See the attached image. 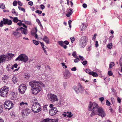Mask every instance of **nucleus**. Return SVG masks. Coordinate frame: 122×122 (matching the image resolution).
<instances>
[{"mask_svg":"<svg viewBox=\"0 0 122 122\" xmlns=\"http://www.w3.org/2000/svg\"><path fill=\"white\" fill-rule=\"evenodd\" d=\"M93 107V111H95L97 114L101 116L102 117H104L106 115V114L104 110L101 107H99L98 105L96 103H92L90 102L88 106V110L90 111L92 110V107Z\"/></svg>","mask_w":122,"mask_h":122,"instance_id":"1","label":"nucleus"},{"mask_svg":"<svg viewBox=\"0 0 122 122\" xmlns=\"http://www.w3.org/2000/svg\"><path fill=\"white\" fill-rule=\"evenodd\" d=\"M39 82L36 81H32L29 83V85L32 87L31 89V92L36 95L41 90V88L40 86Z\"/></svg>","mask_w":122,"mask_h":122,"instance_id":"2","label":"nucleus"},{"mask_svg":"<svg viewBox=\"0 0 122 122\" xmlns=\"http://www.w3.org/2000/svg\"><path fill=\"white\" fill-rule=\"evenodd\" d=\"M40 104L38 102H34L31 108L33 112L34 113H37L41 111V109Z\"/></svg>","mask_w":122,"mask_h":122,"instance_id":"3","label":"nucleus"},{"mask_svg":"<svg viewBox=\"0 0 122 122\" xmlns=\"http://www.w3.org/2000/svg\"><path fill=\"white\" fill-rule=\"evenodd\" d=\"M88 38L86 36H82L79 40V45L81 48L84 47L86 45L88 41Z\"/></svg>","mask_w":122,"mask_h":122,"instance_id":"4","label":"nucleus"},{"mask_svg":"<svg viewBox=\"0 0 122 122\" xmlns=\"http://www.w3.org/2000/svg\"><path fill=\"white\" fill-rule=\"evenodd\" d=\"M9 88L5 86H4L0 89V96L2 97H6L9 91Z\"/></svg>","mask_w":122,"mask_h":122,"instance_id":"5","label":"nucleus"},{"mask_svg":"<svg viewBox=\"0 0 122 122\" xmlns=\"http://www.w3.org/2000/svg\"><path fill=\"white\" fill-rule=\"evenodd\" d=\"M28 60V58L27 56L24 54L20 55L16 59L15 61L18 60L19 61H23L25 62H26Z\"/></svg>","mask_w":122,"mask_h":122,"instance_id":"6","label":"nucleus"},{"mask_svg":"<svg viewBox=\"0 0 122 122\" xmlns=\"http://www.w3.org/2000/svg\"><path fill=\"white\" fill-rule=\"evenodd\" d=\"M4 107L5 109L9 110L13 107L14 104L10 101H6L4 102Z\"/></svg>","mask_w":122,"mask_h":122,"instance_id":"7","label":"nucleus"},{"mask_svg":"<svg viewBox=\"0 0 122 122\" xmlns=\"http://www.w3.org/2000/svg\"><path fill=\"white\" fill-rule=\"evenodd\" d=\"M3 20H1L0 22V26L2 27L3 26V24L6 25L7 24L8 25H10L12 24V21L11 20H9L8 19L3 18Z\"/></svg>","mask_w":122,"mask_h":122,"instance_id":"8","label":"nucleus"},{"mask_svg":"<svg viewBox=\"0 0 122 122\" xmlns=\"http://www.w3.org/2000/svg\"><path fill=\"white\" fill-rule=\"evenodd\" d=\"M26 86L24 84H21L19 86V91L20 93H24L26 90Z\"/></svg>","mask_w":122,"mask_h":122,"instance_id":"9","label":"nucleus"},{"mask_svg":"<svg viewBox=\"0 0 122 122\" xmlns=\"http://www.w3.org/2000/svg\"><path fill=\"white\" fill-rule=\"evenodd\" d=\"M49 100L53 102L57 101L58 100V98L56 95L52 94H51L49 97Z\"/></svg>","mask_w":122,"mask_h":122,"instance_id":"10","label":"nucleus"},{"mask_svg":"<svg viewBox=\"0 0 122 122\" xmlns=\"http://www.w3.org/2000/svg\"><path fill=\"white\" fill-rule=\"evenodd\" d=\"M58 43L59 45L63 47L64 49H66L67 47V46L66 45H64L65 44L66 45H68L69 44V42L68 41H65L63 42L62 41H60L58 42Z\"/></svg>","mask_w":122,"mask_h":122,"instance_id":"11","label":"nucleus"},{"mask_svg":"<svg viewBox=\"0 0 122 122\" xmlns=\"http://www.w3.org/2000/svg\"><path fill=\"white\" fill-rule=\"evenodd\" d=\"M58 111L57 108L56 107H54L50 110L49 113L51 116H53L54 115H55Z\"/></svg>","mask_w":122,"mask_h":122,"instance_id":"12","label":"nucleus"},{"mask_svg":"<svg viewBox=\"0 0 122 122\" xmlns=\"http://www.w3.org/2000/svg\"><path fill=\"white\" fill-rule=\"evenodd\" d=\"M7 56L3 55L0 56V64L4 62L5 61H7Z\"/></svg>","mask_w":122,"mask_h":122,"instance_id":"13","label":"nucleus"},{"mask_svg":"<svg viewBox=\"0 0 122 122\" xmlns=\"http://www.w3.org/2000/svg\"><path fill=\"white\" fill-rule=\"evenodd\" d=\"M21 110H22L21 112L25 115H27V114L30 113V110L27 108H24Z\"/></svg>","mask_w":122,"mask_h":122,"instance_id":"14","label":"nucleus"},{"mask_svg":"<svg viewBox=\"0 0 122 122\" xmlns=\"http://www.w3.org/2000/svg\"><path fill=\"white\" fill-rule=\"evenodd\" d=\"M12 34L17 38H19L21 36V33L16 31H13Z\"/></svg>","mask_w":122,"mask_h":122,"instance_id":"15","label":"nucleus"},{"mask_svg":"<svg viewBox=\"0 0 122 122\" xmlns=\"http://www.w3.org/2000/svg\"><path fill=\"white\" fill-rule=\"evenodd\" d=\"M28 105V103L27 102H21L19 104V109L20 110L24 108L25 105Z\"/></svg>","mask_w":122,"mask_h":122,"instance_id":"16","label":"nucleus"},{"mask_svg":"<svg viewBox=\"0 0 122 122\" xmlns=\"http://www.w3.org/2000/svg\"><path fill=\"white\" fill-rule=\"evenodd\" d=\"M71 74L68 71H66L65 74H64L63 77L65 78H69L71 76Z\"/></svg>","mask_w":122,"mask_h":122,"instance_id":"17","label":"nucleus"},{"mask_svg":"<svg viewBox=\"0 0 122 122\" xmlns=\"http://www.w3.org/2000/svg\"><path fill=\"white\" fill-rule=\"evenodd\" d=\"M78 89L79 92L80 93H82L84 91V88L82 87V86L80 83H78L77 84Z\"/></svg>","mask_w":122,"mask_h":122,"instance_id":"18","label":"nucleus"},{"mask_svg":"<svg viewBox=\"0 0 122 122\" xmlns=\"http://www.w3.org/2000/svg\"><path fill=\"white\" fill-rule=\"evenodd\" d=\"M73 12V10L72 9L70 8L68 13L66 14V15L67 17H69L72 14Z\"/></svg>","mask_w":122,"mask_h":122,"instance_id":"19","label":"nucleus"},{"mask_svg":"<svg viewBox=\"0 0 122 122\" xmlns=\"http://www.w3.org/2000/svg\"><path fill=\"white\" fill-rule=\"evenodd\" d=\"M42 40L46 43L48 44L49 43V39L46 36H44Z\"/></svg>","mask_w":122,"mask_h":122,"instance_id":"20","label":"nucleus"},{"mask_svg":"<svg viewBox=\"0 0 122 122\" xmlns=\"http://www.w3.org/2000/svg\"><path fill=\"white\" fill-rule=\"evenodd\" d=\"M9 76L7 75H5L4 76L2 77V80H3V81L5 82H6L8 80V78H9Z\"/></svg>","mask_w":122,"mask_h":122,"instance_id":"21","label":"nucleus"},{"mask_svg":"<svg viewBox=\"0 0 122 122\" xmlns=\"http://www.w3.org/2000/svg\"><path fill=\"white\" fill-rule=\"evenodd\" d=\"M21 32L22 34L26 35L27 33V30L26 29H25L23 27Z\"/></svg>","mask_w":122,"mask_h":122,"instance_id":"22","label":"nucleus"},{"mask_svg":"<svg viewBox=\"0 0 122 122\" xmlns=\"http://www.w3.org/2000/svg\"><path fill=\"white\" fill-rule=\"evenodd\" d=\"M40 42L41 44V46L44 50V52L46 54V55H47V52L45 50V49L46 48H45L44 47V43L43 42Z\"/></svg>","mask_w":122,"mask_h":122,"instance_id":"23","label":"nucleus"},{"mask_svg":"<svg viewBox=\"0 0 122 122\" xmlns=\"http://www.w3.org/2000/svg\"><path fill=\"white\" fill-rule=\"evenodd\" d=\"M6 56H7V61L9 60V58L13 57L14 56V55L12 53H8L7 54Z\"/></svg>","mask_w":122,"mask_h":122,"instance_id":"24","label":"nucleus"},{"mask_svg":"<svg viewBox=\"0 0 122 122\" xmlns=\"http://www.w3.org/2000/svg\"><path fill=\"white\" fill-rule=\"evenodd\" d=\"M93 106L92 107V110H91L92 111L90 115V116L91 117H93L95 114H97V113L95 112V111H93Z\"/></svg>","mask_w":122,"mask_h":122,"instance_id":"25","label":"nucleus"},{"mask_svg":"<svg viewBox=\"0 0 122 122\" xmlns=\"http://www.w3.org/2000/svg\"><path fill=\"white\" fill-rule=\"evenodd\" d=\"M90 75H92L94 77H97L98 76V75L97 73L94 72L93 71H91Z\"/></svg>","mask_w":122,"mask_h":122,"instance_id":"26","label":"nucleus"},{"mask_svg":"<svg viewBox=\"0 0 122 122\" xmlns=\"http://www.w3.org/2000/svg\"><path fill=\"white\" fill-rule=\"evenodd\" d=\"M12 81L14 84L15 83L18 81L17 78L15 77H13L12 79Z\"/></svg>","mask_w":122,"mask_h":122,"instance_id":"27","label":"nucleus"},{"mask_svg":"<svg viewBox=\"0 0 122 122\" xmlns=\"http://www.w3.org/2000/svg\"><path fill=\"white\" fill-rule=\"evenodd\" d=\"M18 21L21 22V20L18 19V18L17 17H15L13 18V21L14 22L17 23L18 22Z\"/></svg>","mask_w":122,"mask_h":122,"instance_id":"28","label":"nucleus"},{"mask_svg":"<svg viewBox=\"0 0 122 122\" xmlns=\"http://www.w3.org/2000/svg\"><path fill=\"white\" fill-rule=\"evenodd\" d=\"M64 113H68V115H67V116L68 117H69V118H70L71 117L73 116V115H72L71 113V112H64Z\"/></svg>","mask_w":122,"mask_h":122,"instance_id":"29","label":"nucleus"},{"mask_svg":"<svg viewBox=\"0 0 122 122\" xmlns=\"http://www.w3.org/2000/svg\"><path fill=\"white\" fill-rule=\"evenodd\" d=\"M11 99L12 100L15 99L16 98V96L14 92H13L11 94Z\"/></svg>","mask_w":122,"mask_h":122,"instance_id":"30","label":"nucleus"},{"mask_svg":"<svg viewBox=\"0 0 122 122\" xmlns=\"http://www.w3.org/2000/svg\"><path fill=\"white\" fill-rule=\"evenodd\" d=\"M51 120V119L46 118L43 120L41 122H48Z\"/></svg>","mask_w":122,"mask_h":122,"instance_id":"31","label":"nucleus"},{"mask_svg":"<svg viewBox=\"0 0 122 122\" xmlns=\"http://www.w3.org/2000/svg\"><path fill=\"white\" fill-rule=\"evenodd\" d=\"M112 43H109L107 46V48L109 49H111L112 46Z\"/></svg>","mask_w":122,"mask_h":122,"instance_id":"32","label":"nucleus"},{"mask_svg":"<svg viewBox=\"0 0 122 122\" xmlns=\"http://www.w3.org/2000/svg\"><path fill=\"white\" fill-rule=\"evenodd\" d=\"M12 12L13 14L16 16L18 14L15 12V10L14 9H12Z\"/></svg>","mask_w":122,"mask_h":122,"instance_id":"33","label":"nucleus"},{"mask_svg":"<svg viewBox=\"0 0 122 122\" xmlns=\"http://www.w3.org/2000/svg\"><path fill=\"white\" fill-rule=\"evenodd\" d=\"M48 106L47 105H45L43 106V110L46 112L47 110V107Z\"/></svg>","mask_w":122,"mask_h":122,"instance_id":"34","label":"nucleus"},{"mask_svg":"<svg viewBox=\"0 0 122 122\" xmlns=\"http://www.w3.org/2000/svg\"><path fill=\"white\" fill-rule=\"evenodd\" d=\"M115 65V64L114 62H112L111 63L109 64V68H111L113 66Z\"/></svg>","mask_w":122,"mask_h":122,"instance_id":"35","label":"nucleus"},{"mask_svg":"<svg viewBox=\"0 0 122 122\" xmlns=\"http://www.w3.org/2000/svg\"><path fill=\"white\" fill-rule=\"evenodd\" d=\"M18 7L19 9L20 10H21L22 11H23L24 12H25V9L24 8L19 6H18Z\"/></svg>","mask_w":122,"mask_h":122,"instance_id":"36","label":"nucleus"},{"mask_svg":"<svg viewBox=\"0 0 122 122\" xmlns=\"http://www.w3.org/2000/svg\"><path fill=\"white\" fill-rule=\"evenodd\" d=\"M24 22L25 24H27V25H31V24L30 22V21L25 20L24 21Z\"/></svg>","mask_w":122,"mask_h":122,"instance_id":"37","label":"nucleus"},{"mask_svg":"<svg viewBox=\"0 0 122 122\" xmlns=\"http://www.w3.org/2000/svg\"><path fill=\"white\" fill-rule=\"evenodd\" d=\"M85 71L86 72V73L90 75L91 72V71L89 69H86L85 70Z\"/></svg>","mask_w":122,"mask_h":122,"instance_id":"38","label":"nucleus"},{"mask_svg":"<svg viewBox=\"0 0 122 122\" xmlns=\"http://www.w3.org/2000/svg\"><path fill=\"white\" fill-rule=\"evenodd\" d=\"M32 41L34 44H35L36 45H38L39 43L37 41L34 40H33Z\"/></svg>","mask_w":122,"mask_h":122,"instance_id":"39","label":"nucleus"},{"mask_svg":"<svg viewBox=\"0 0 122 122\" xmlns=\"http://www.w3.org/2000/svg\"><path fill=\"white\" fill-rule=\"evenodd\" d=\"M76 59L74 60V61L75 63L78 62L79 61V59L78 57L76 58Z\"/></svg>","mask_w":122,"mask_h":122,"instance_id":"40","label":"nucleus"},{"mask_svg":"<svg viewBox=\"0 0 122 122\" xmlns=\"http://www.w3.org/2000/svg\"><path fill=\"white\" fill-rule=\"evenodd\" d=\"M120 64L121 66H122V55L119 61Z\"/></svg>","mask_w":122,"mask_h":122,"instance_id":"41","label":"nucleus"},{"mask_svg":"<svg viewBox=\"0 0 122 122\" xmlns=\"http://www.w3.org/2000/svg\"><path fill=\"white\" fill-rule=\"evenodd\" d=\"M73 88L76 92H77L78 90V88L76 86H74L73 87Z\"/></svg>","mask_w":122,"mask_h":122,"instance_id":"42","label":"nucleus"},{"mask_svg":"<svg viewBox=\"0 0 122 122\" xmlns=\"http://www.w3.org/2000/svg\"><path fill=\"white\" fill-rule=\"evenodd\" d=\"M70 39L71 40L72 43H73V42L75 40V38L73 36L70 38Z\"/></svg>","mask_w":122,"mask_h":122,"instance_id":"43","label":"nucleus"},{"mask_svg":"<svg viewBox=\"0 0 122 122\" xmlns=\"http://www.w3.org/2000/svg\"><path fill=\"white\" fill-rule=\"evenodd\" d=\"M81 27H82L83 29H85L86 28V26L85 25V23H83L81 25Z\"/></svg>","mask_w":122,"mask_h":122,"instance_id":"44","label":"nucleus"},{"mask_svg":"<svg viewBox=\"0 0 122 122\" xmlns=\"http://www.w3.org/2000/svg\"><path fill=\"white\" fill-rule=\"evenodd\" d=\"M79 59H80L81 61H83L85 60V58L82 56L79 55Z\"/></svg>","mask_w":122,"mask_h":122,"instance_id":"45","label":"nucleus"},{"mask_svg":"<svg viewBox=\"0 0 122 122\" xmlns=\"http://www.w3.org/2000/svg\"><path fill=\"white\" fill-rule=\"evenodd\" d=\"M106 105L108 106H109L110 105V103L108 100H107L106 101Z\"/></svg>","mask_w":122,"mask_h":122,"instance_id":"46","label":"nucleus"},{"mask_svg":"<svg viewBox=\"0 0 122 122\" xmlns=\"http://www.w3.org/2000/svg\"><path fill=\"white\" fill-rule=\"evenodd\" d=\"M36 13H37L41 14L42 13V12L41 10H37L35 12Z\"/></svg>","mask_w":122,"mask_h":122,"instance_id":"47","label":"nucleus"},{"mask_svg":"<svg viewBox=\"0 0 122 122\" xmlns=\"http://www.w3.org/2000/svg\"><path fill=\"white\" fill-rule=\"evenodd\" d=\"M108 74L109 76H111L113 74L111 71H108Z\"/></svg>","mask_w":122,"mask_h":122,"instance_id":"48","label":"nucleus"},{"mask_svg":"<svg viewBox=\"0 0 122 122\" xmlns=\"http://www.w3.org/2000/svg\"><path fill=\"white\" fill-rule=\"evenodd\" d=\"M87 61H84L82 62V64L84 66H86L87 64Z\"/></svg>","mask_w":122,"mask_h":122,"instance_id":"49","label":"nucleus"},{"mask_svg":"<svg viewBox=\"0 0 122 122\" xmlns=\"http://www.w3.org/2000/svg\"><path fill=\"white\" fill-rule=\"evenodd\" d=\"M72 56L75 58L77 57L78 56L76 55V53L74 52L72 53Z\"/></svg>","mask_w":122,"mask_h":122,"instance_id":"50","label":"nucleus"},{"mask_svg":"<svg viewBox=\"0 0 122 122\" xmlns=\"http://www.w3.org/2000/svg\"><path fill=\"white\" fill-rule=\"evenodd\" d=\"M104 98L103 97L99 98V100L101 101V102H102L104 100Z\"/></svg>","mask_w":122,"mask_h":122,"instance_id":"51","label":"nucleus"},{"mask_svg":"<svg viewBox=\"0 0 122 122\" xmlns=\"http://www.w3.org/2000/svg\"><path fill=\"white\" fill-rule=\"evenodd\" d=\"M40 6V7L42 10H43L45 8V6L44 5H41Z\"/></svg>","mask_w":122,"mask_h":122,"instance_id":"52","label":"nucleus"},{"mask_svg":"<svg viewBox=\"0 0 122 122\" xmlns=\"http://www.w3.org/2000/svg\"><path fill=\"white\" fill-rule=\"evenodd\" d=\"M13 4L14 6H16L17 4V2L16 1H15L13 2Z\"/></svg>","mask_w":122,"mask_h":122,"instance_id":"53","label":"nucleus"},{"mask_svg":"<svg viewBox=\"0 0 122 122\" xmlns=\"http://www.w3.org/2000/svg\"><path fill=\"white\" fill-rule=\"evenodd\" d=\"M5 7V5H4L3 4H2L0 6V8L1 9H4Z\"/></svg>","mask_w":122,"mask_h":122,"instance_id":"54","label":"nucleus"},{"mask_svg":"<svg viewBox=\"0 0 122 122\" xmlns=\"http://www.w3.org/2000/svg\"><path fill=\"white\" fill-rule=\"evenodd\" d=\"M57 122V121L56 120L51 119V120H50V121H49V122Z\"/></svg>","mask_w":122,"mask_h":122,"instance_id":"55","label":"nucleus"},{"mask_svg":"<svg viewBox=\"0 0 122 122\" xmlns=\"http://www.w3.org/2000/svg\"><path fill=\"white\" fill-rule=\"evenodd\" d=\"M28 4L31 6H32L33 5V3L32 1H30L28 2Z\"/></svg>","mask_w":122,"mask_h":122,"instance_id":"56","label":"nucleus"},{"mask_svg":"<svg viewBox=\"0 0 122 122\" xmlns=\"http://www.w3.org/2000/svg\"><path fill=\"white\" fill-rule=\"evenodd\" d=\"M117 101L119 103H120L121 102V99L119 97H118L117 98Z\"/></svg>","mask_w":122,"mask_h":122,"instance_id":"57","label":"nucleus"},{"mask_svg":"<svg viewBox=\"0 0 122 122\" xmlns=\"http://www.w3.org/2000/svg\"><path fill=\"white\" fill-rule=\"evenodd\" d=\"M82 6L84 8H86L87 7V5L85 3H84L82 5Z\"/></svg>","mask_w":122,"mask_h":122,"instance_id":"58","label":"nucleus"},{"mask_svg":"<svg viewBox=\"0 0 122 122\" xmlns=\"http://www.w3.org/2000/svg\"><path fill=\"white\" fill-rule=\"evenodd\" d=\"M76 70V69L75 67H74L72 68L71 69V70L72 71H75Z\"/></svg>","mask_w":122,"mask_h":122,"instance_id":"59","label":"nucleus"},{"mask_svg":"<svg viewBox=\"0 0 122 122\" xmlns=\"http://www.w3.org/2000/svg\"><path fill=\"white\" fill-rule=\"evenodd\" d=\"M22 27H21L20 28H18L16 30V31H17L18 30H21L22 29Z\"/></svg>","mask_w":122,"mask_h":122,"instance_id":"60","label":"nucleus"},{"mask_svg":"<svg viewBox=\"0 0 122 122\" xmlns=\"http://www.w3.org/2000/svg\"><path fill=\"white\" fill-rule=\"evenodd\" d=\"M18 5L20 6H22V4L21 3V2L20 1H18Z\"/></svg>","mask_w":122,"mask_h":122,"instance_id":"61","label":"nucleus"},{"mask_svg":"<svg viewBox=\"0 0 122 122\" xmlns=\"http://www.w3.org/2000/svg\"><path fill=\"white\" fill-rule=\"evenodd\" d=\"M95 46L96 47H97L98 46V41H96Z\"/></svg>","mask_w":122,"mask_h":122,"instance_id":"62","label":"nucleus"},{"mask_svg":"<svg viewBox=\"0 0 122 122\" xmlns=\"http://www.w3.org/2000/svg\"><path fill=\"white\" fill-rule=\"evenodd\" d=\"M3 112V108L1 107V106L0 107V113L2 112Z\"/></svg>","mask_w":122,"mask_h":122,"instance_id":"63","label":"nucleus"},{"mask_svg":"<svg viewBox=\"0 0 122 122\" xmlns=\"http://www.w3.org/2000/svg\"><path fill=\"white\" fill-rule=\"evenodd\" d=\"M54 105L52 104H50V105L49 107H50V108H51V109H52V108H54L53 107Z\"/></svg>","mask_w":122,"mask_h":122,"instance_id":"64","label":"nucleus"}]
</instances>
